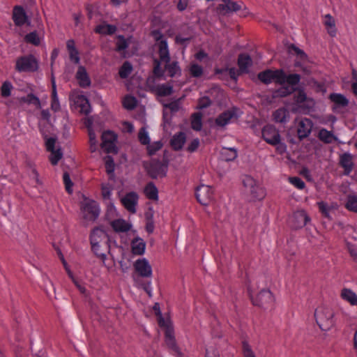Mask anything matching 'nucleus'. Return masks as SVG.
Returning a JSON list of instances; mask_svg holds the SVG:
<instances>
[{"instance_id": "nucleus-1", "label": "nucleus", "mask_w": 357, "mask_h": 357, "mask_svg": "<svg viewBox=\"0 0 357 357\" xmlns=\"http://www.w3.org/2000/svg\"><path fill=\"white\" fill-rule=\"evenodd\" d=\"M153 309L157 316L159 326L164 330L165 342L166 346L169 349L172 354L177 357H182L183 353L177 345L174 336V327L172 322L169 319H165L162 317L158 303H155Z\"/></svg>"}, {"instance_id": "nucleus-2", "label": "nucleus", "mask_w": 357, "mask_h": 357, "mask_svg": "<svg viewBox=\"0 0 357 357\" xmlns=\"http://www.w3.org/2000/svg\"><path fill=\"white\" fill-rule=\"evenodd\" d=\"M109 236L102 229H93L90 235V243L93 253L102 261L106 259V254L109 252Z\"/></svg>"}, {"instance_id": "nucleus-3", "label": "nucleus", "mask_w": 357, "mask_h": 357, "mask_svg": "<svg viewBox=\"0 0 357 357\" xmlns=\"http://www.w3.org/2000/svg\"><path fill=\"white\" fill-rule=\"evenodd\" d=\"M39 68L38 61L31 54L20 56L15 61V69L17 72L35 73Z\"/></svg>"}, {"instance_id": "nucleus-4", "label": "nucleus", "mask_w": 357, "mask_h": 357, "mask_svg": "<svg viewBox=\"0 0 357 357\" xmlns=\"http://www.w3.org/2000/svg\"><path fill=\"white\" fill-rule=\"evenodd\" d=\"M333 310L325 306H321L316 309L314 317L316 322L322 331H328L334 325Z\"/></svg>"}, {"instance_id": "nucleus-5", "label": "nucleus", "mask_w": 357, "mask_h": 357, "mask_svg": "<svg viewBox=\"0 0 357 357\" xmlns=\"http://www.w3.org/2000/svg\"><path fill=\"white\" fill-rule=\"evenodd\" d=\"M248 292L254 305L267 308L274 302L273 296L268 289H262L256 296H255L254 289L250 283L248 284Z\"/></svg>"}, {"instance_id": "nucleus-6", "label": "nucleus", "mask_w": 357, "mask_h": 357, "mask_svg": "<svg viewBox=\"0 0 357 357\" xmlns=\"http://www.w3.org/2000/svg\"><path fill=\"white\" fill-rule=\"evenodd\" d=\"M243 183L253 201H260L266 197L264 188L250 176H245Z\"/></svg>"}, {"instance_id": "nucleus-7", "label": "nucleus", "mask_w": 357, "mask_h": 357, "mask_svg": "<svg viewBox=\"0 0 357 357\" xmlns=\"http://www.w3.org/2000/svg\"><path fill=\"white\" fill-rule=\"evenodd\" d=\"M239 116V109L236 107H232L218 115L214 121L215 126L218 128H224L238 120Z\"/></svg>"}, {"instance_id": "nucleus-8", "label": "nucleus", "mask_w": 357, "mask_h": 357, "mask_svg": "<svg viewBox=\"0 0 357 357\" xmlns=\"http://www.w3.org/2000/svg\"><path fill=\"white\" fill-rule=\"evenodd\" d=\"M83 218L86 221H95L99 215V207L96 202L85 199L81 204Z\"/></svg>"}, {"instance_id": "nucleus-9", "label": "nucleus", "mask_w": 357, "mask_h": 357, "mask_svg": "<svg viewBox=\"0 0 357 357\" xmlns=\"http://www.w3.org/2000/svg\"><path fill=\"white\" fill-rule=\"evenodd\" d=\"M262 138L268 144L275 146L280 142V135L278 130L273 125L265 126L262 130Z\"/></svg>"}, {"instance_id": "nucleus-10", "label": "nucleus", "mask_w": 357, "mask_h": 357, "mask_svg": "<svg viewBox=\"0 0 357 357\" xmlns=\"http://www.w3.org/2000/svg\"><path fill=\"white\" fill-rule=\"evenodd\" d=\"M12 20L16 26H22L31 24L29 16L22 6H15L13 8Z\"/></svg>"}, {"instance_id": "nucleus-11", "label": "nucleus", "mask_w": 357, "mask_h": 357, "mask_svg": "<svg viewBox=\"0 0 357 357\" xmlns=\"http://www.w3.org/2000/svg\"><path fill=\"white\" fill-rule=\"evenodd\" d=\"M195 196L201 204L208 205L213 199V190L209 185H201L197 188Z\"/></svg>"}, {"instance_id": "nucleus-12", "label": "nucleus", "mask_w": 357, "mask_h": 357, "mask_svg": "<svg viewBox=\"0 0 357 357\" xmlns=\"http://www.w3.org/2000/svg\"><path fill=\"white\" fill-rule=\"evenodd\" d=\"M281 76L282 73H280V69L275 70L267 69L260 72L257 75L258 79L266 85L271 84L272 82L279 84L280 79H282Z\"/></svg>"}, {"instance_id": "nucleus-13", "label": "nucleus", "mask_w": 357, "mask_h": 357, "mask_svg": "<svg viewBox=\"0 0 357 357\" xmlns=\"http://www.w3.org/2000/svg\"><path fill=\"white\" fill-rule=\"evenodd\" d=\"M139 196L135 192L126 193L121 199V202L123 207L130 213H135L138 204Z\"/></svg>"}, {"instance_id": "nucleus-14", "label": "nucleus", "mask_w": 357, "mask_h": 357, "mask_svg": "<svg viewBox=\"0 0 357 357\" xmlns=\"http://www.w3.org/2000/svg\"><path fill=\"white\" fill-rule=\"evenodd\" d=\"M135 271L143 278H149L152 275V268L145 258L137 259L134 264Z\"/></svg>"}, {"instance_id": "nucleus-15", "label": "nucleus", "mask_w": 357, "mask_h": 357, "mask_svg": "<svg viewBox=\"0 0 357 357\" xmlns=\"http://www.w3.org/2000/svg\"><path fill=\"white\" fill-rule=\"evenodd\" d=\"M310 221V217L304 210L295 211L292 215V227L295 229H301Z\"/></svg>"}, {"instance_id": "nucleus-16", "label": "nucleus", "mask_w": 357, "mask_h": 357, "mask_svg": "<svg viewBox=\"0 0 357 357\" xmlns=\"http://www.w3.org/2000/svg\"><path fill=\"white\" fill-rule=\"evenodd\" d=\"M313 126L312 121L307 118H304L300 121L298 125L297 132L300 139L307 137L312 130Z\"/></svg>"}, {"instance_id": "nucleus-17", "label": "nucleus", "mask_w": 357, "mask_h": 357, "mask_svg": "<svg viewBox=\"0 0 357 357\" xmlns=\"http://www.w3.org/2000/svg\"><path fill=\"white\" fill-rule=\"evenodd\" d=\"M328 99L333 103L332 110L336 112L338 108H344L349 105V100L341 93H332L329 95Z\"/></svg>"}, {"instance_id": "nucleus-18", "label": "nucleus", "mask_w": 357, "mask_h": 357, "mask_svg": "<svg viewBox=\"0 0 357 357\" xmlns=\"http://www.w3.org/2000/svg\"><path fill=\"white\" fill-rule=\"evenodd\" d=\"M75 78L79 86L83 89L89 87L91 84V79L86 72L85 67L79 66L75 75Z\"/></svg>"}, {"instance_id": "nucleus-19", "label": "nucleus", "mask_w": 357, "mask_h": 357, "mask_svg": "<svg viewBox=\"0 0 357 357\" xmlns=\"http://www.w3.org/2000/svg\"><path fill=\"white\" fill-rule=\"evenodd\" d=\"M147 171L152 178L164 177L167 174V167L160 162H154L150 165Z\"/></svg>"}, {"instance_id": "nucleus-20", "label": "nucleus", "mask_w": 357, "mask_h": 357, "mask_svg": "<svg viewBox=\"0 0 357 357\" xmlns=\"http://www.w3.org/2000/svg\"><path fill=\"white\" fill-rule=\"evenodd\" d=\"M340 165L344 169V175H349L354 168L353 155L349 153H344L340 156Z\"/></svg>"}, {"instance_id": "nucleus-21", "label": "nucleus", "mask_w": 357, "mask_h": 357, "mask_svg": "<svg viewBox=\"0 0 357 357\" xmlns=\"http://www.w3.org/2000/svg\"><path fill=\"white\" fill-rule=\"evenodd\" d=\"M66 49L68 52L70 60L75 64H79L80 62L79 52L75 46V42L73 39H69L66 42Z\"/></svg>"}, {"instance_id": "nucleus-22", "label": "nucleus", "mask_w": 357, "mask_h": 357, "mask_svg": "<svg viewBox=\"0 0 357 357\" xmlns=\"http://www.w3.org/2000/svg\"><path fill=\"white\" fill-rule=\"evenodd\" d=\"M238 66L241 73H248L252 65V60L248 54H240L238 57Z\"/></svg>"}, {"instance_id": "nucleus-23", "label": "nucleus", "mask_w": 357, "mask_h": 357, "mask_svg": "<svg viewBox=\"0 0 357 357\" xmlns=\"http://www.w3.org/2000/svg\"><path fill=\"white\" fill-rule=\"evenodd\" d=\"M158 48V54L160 61L167 63L170 61V54L167 40L160 41L159 44L156 45Z\"/></svg>"}, {"instance_id": "nucleus-24", "label": "nucleus", "mask_w": 357, "mask_h": 357, "mask_svg": "<svg viewBox=\"0 0 357 357\" xmlns=\"http://www.w3.org/2000/svg\"><path fill=\"white\" fill-rule=\"evenodd\" d=\"M280 73H282L281 77L282 79H280L279 84L282 85L285 83H287L291 87L297 85L301 81V75L298 74H289L286 75L284 71L280 69Z\"/></svg>"}, {"instance_id": "nucleus-25", "label": "nucleus", "mask_w": 357, "mask_h": 357, "mask_svg": "<svg viewBox=\"0 0 357 357\" xmlns=\"http://www.w3.org/2000/svg\"><path fill=\"white\" fill-rule=\"evenodd\" d=\"M117 31V27L113 24H109L106 22H103L97 25L94 29L96 33L100 35H113Z\"/></svg>"}, {"instance_id": "nucleus-26", "label": "nucleus", "mask_w": 357, "mask_h": 357, "mask_svg": "<svg viewBox=\"0 0 357 357\" xmlns=\"http://www.w3.org/2000/svg\"><path fill=\"white\" fill-rule=\"evenodd\" d=\"M340 297L351 306H357V294L351 289L343 288L341 290Z\"/></svg>"}, {"instance_id": "nucleus-27", "label": "nucleus", "mask_w": 357, "mask_h": 357, "mask_svg": "<svg viewBox=\"0 0 357 357\" xmlns=\"http://www.w3.org/2000/svg\"><path fill=\"white\" fill-rule=\"evenodd\" d=\"M185 140V134L183 132H179L172 137L170 144L174 150L179 151L183 148Z\"/></svg>"}, {"instance_id": "nucleus-28", "label": "nucleus", "mask_w": 357, "mask_h": 357, "mask_svg": "<svg viewBox=\"0 0 357 357\" xmlns=\"http://www.w3.org/2000/svg\"><path fill=\"white\" fill-rule=\"evenodd\" d=\"M131 248L134 255H142L144 253L146 243L142 238L137 237L132 241Z\"/></svg>"}, {"instance_id": "nucleus-29", "label": "nucleus", "mask_w": 357, "mask_h": 357, "mask_svg": "<svg viewBox=\"0 0 357 357\" xmlns=\"http://www.w3.org/2000/svg\"><path fill=\"white\" fill-rule=\"evenodd\" d=\"M318 137L325 144H331L333 141L337 140V137L331 131H328L326 128H321L319 131Z\"/></svg>"}, {"instance_id": "nucleus-30", "label": "nucleus", "mask_w": 357, "mask_h": 357, "mask_svg": "<svg viewBox=\"0 0 357 357\" xmlns=\"http://www.w3.org/2000/svg\"><path fill=\"white\" fill-rule=\"evenodd\" d=\"M111 225L113 229L118 232L128 231L131 227V225L123 219H117L112 221Z\"/></svg>"}, {"instance_id": "nucleus-31", "label": "nucleus", "mask_w": 357, "mask_h": 357, "mask_svg": "<svg viewBox=\"0 0 357 357\" xmlns=\"http://www.w3.org/2000/svg\"><path fill=\"white\" fill-rule=\"evenodd\" d=\"M144 194L149 199L158 200V190L153 182H149L144 188Z\"/></svg>"}, {"instance_id": "nucleus-32", "label": "nucleus", "mask_w": 357, "mask_h": 357, "mask_svg": "<svg viewBox=\"0 0 357 357\" xmlns=\"http://www.w3.org/2000/svg\"><path fill=\"white\" fill-rule=\"evenodd\" d=\"M58 255L63 265V267L64 268L66 269L68 276L73 280V282L75 283V284L77 286V287L78 288V289L79 290V291L82 294H84L85 292V288L84 287H82V285H80L73 278V273L72 272L70 271V270L68 268V266L67 264V262L64 259V257L63 255V254L61 253V252L60 250L58 251Z\"/></svg>"}, {"instance_id": "nucleus-33", "label": "nucleus", "mask_w": 357, "mask_h": 357, "mask_svg": "<svg viewBox=\"0 0 357 357\" xmlns=\"http://www.w3.org/2000/svg\"><path fill=\"white\" fill-rule=\"evenodd\" d=\"M288 116V111L283 107L276 109L273 114V120L277 123H285Z\"/></svg>"}, {"instance_id": "nucleus-34", "label": "nucleus", "mask_w": 357, "mask_h": 357, "mask_svg": "<svg viewBox=\"0 0 357 357\" xmlns=\"http://www.w3.org/2000/svg\"><path fill=\"white\" fill-rule=\"evenodd\" d=\"M220 154L225 161H233L237 157V151L234 148H223Z\"/></svg>"}, {"instance_id": "nucleus-35", "label": "nucleus", "mask_w": 357, "mask_h": 357, "mask_svg": "<svg viewBox=\"0 0 357 357\" xmlns=\"http://www.w3.org/2000/svg\"><path fill=\"white\" fill-rule=\"evenodd\" d=\"M191 128L195 131L201 130L202 128V114L195 112L191 116Z\"/></svg>"}, {"instance_id": "nucleus-36", "label": "nucleus", "mask_w": 357, "mask_h": 357, "mask_svg": "<svg viewBox=\"0 0 357 357\" xmlns=\"http://www.w3.org/2000/svg\"><path fill=\"white\" fill-rule=\"evenodd\" d=\"M52 102L51 107L54 112H57L60 109V104L56 92V84L54 78L52 79Z\"/></svg>"}, {"instance_id": "nucleus-37", "label": "nucleus", "mask_w": 357, "mask_h": 357, "mask_svg": "<svg viewBox=\"0 0 357 357\" xmlns=\"http://www.w3.org/2000/svg\"><path fill=\"white\" fill-rule=\"evenodd\" d=\"M130 45L129 39H126L123 35L116 36V50L119 52L125 51Z\"/></svg>"}, {"instance_id": "nucleus-38", "label": "nucleus", "mask_w": 357, "mask_h": 357, "mask_svg": "<svg viewBox=\"0 0 357 357\" xmlns=\"http://www.w3.org/2000/svg\"><path fill=\"white\" fill-rule=\"evenodd\" d=\"M344 206L348 211L357 213V195H349Z\"/></svg>"}, {"instance_id": "nucleus-39", "label": "nucleus", "mask_w": 357, "mask_h": 357, "mask_svg": "<svg viewBox=\"0 0 357 357\" xmlns=\"http://www.w3.org/2000/svg\"><path fill=\"white\" fill-rule=\"evenodd\" d=\"M165 68L171 77H174L176 75L181 73V68L177 61H172V63L169 61L165 63Z\"/></svg>"}, {"instance_id": "nucleus-40", "label": "nucleus", "mask_w": 357, "mask_h": 357, "mask_svg": "<svg viewBox=\"0 0 357 357\" xmlns=\"http://www.w3.org/2000/svg\"><path fill=\"white\" fill-rule=\"evenodd\" d=\"M102 146H106L107 144L111 145L114 144V142L116 140V135L109 130L105 131L102 135Z\"/></svg>"}, {"instance_id": "nucleus-41", "label": "nucleus", "mask_w": 357, "mask_h": 357, "mask_svg": "<svg viewBox=\"0 0 357 357\" xmlns=\"http://www.w3.org/2000/svg\"><path fill=\"white\" fill-rule=\"evenodd\" d=\"M324 25L328 29V33L331 36H334L336 33V30L335 28V20L330 14H327L325 15Z\"/></svg>"}, {"instance_id": "nucleus-42", "label": "nucleus", "mask_w": 357, "mask_h": 357, "mask_svg": "<svg viewBox=\"0 0 357 357\" xmlns=\"http://www.w3.org/2000/svg\"><path fill=\"white\" fill-rule=\"evenodd\" d=\"M132 70V66L128 61H125L121 66L119 74V76L123 78H127Z\"/></svg>"}, {"instance_id": "nucleus-43", "label": "nucleus", "mask_w": 357, "mask_h": 357, "mask_svg": "<svg viewBox=\"0 0 357 357\" xmlns=\"http://www.w3.org/2000/svg\"><path fill=\"white\" fill-rule=\"evenodd\" d=\"M26 43L32 44L35 46H38L40 43V39L36 31L30 32L24 37Z\"/></svg>"}, {"instance_id": "nucleus-44", "label": "nucleus", "mask_w": 357, "mask_h": 357, "mask_svg": "<svg viewBox=\"0 0 357 357\" xmlns=\"http://www.w3.org/2000/svg\"><path fill=\"white\" fill-rule=\"evenodd\" d=\"M294 102L298 105L304 104L307 100V97L303 89H298L294 94Z\"/></svg>"}, {"instance_id": "nucleus-45", "label": "nucleus", "mask_w": 357, "mask_h": 357, "mask_svg": "<svg viewBox=\"0 0 357 357\" xmlns=\"http://www.w3.org/2000/svg\"><path fill=\"white\" fill-rule=\"evenodd\" d=\"M123 105L127 109H133L137 105V100L134 96L127 95L123 100Z\"/></svg>"}, {"instance_id": "nucleus-46", "label": "nucleus", "mask_w": 357, "mask_h": 357, "mask_svg": "<svg viewBox=\"0 0 357 357\" xmlns=\"http://www.w3.org/2000/svg\"><path fill=\"white\" fill-rule=\"evenodd\" d=\"M173 87L168 84H160L157 88V93L160 96H167L172 93Z\"/></svg>"}, {"instance_id": "nucleus-47", "label": "nucleus", "mask_w": 357, "mask_h": 357, "mask_svg": "<svg viewBox=\"0 0 357 357\" xmlns=\"http://www.w3.org/2000/svg\"><path fill=\"white\" fill-rule=\"evenodd\" d=\"M189 71L191 76L195 78L200 77L204 73L203 68L197 63H192L190 66Z\"/></svg>"}, {"instance_id": "nucleus-48", "label": "nucleus", "mask_w": 357, "mask_h": 357, "mask_svg": "<svg viewBox=\"0 0 357 357\" xmlns=\"http://www.w3.org/2000/svg\"><path fill=\"white\" fill-rule=\"evenodd\" d=\"M13 89V84L9 81H5L1 86V96L3 98H8L11 95Z\"/></svg>"}, {"instance_id": "nucleus-49", "label": "nucleus", "mask_w": 357, "mask_h": 357, "mask_svg": "<svg viewBox=\"0 0 357 357\" xmlns=\"http://www.w3.org/2000/svg\"><path fill=\"white\" fill-rule=\"evenodd\" d=\"M138 139L139 142L143 145H148L150 144V137L146 128L142 127L138 133Z\"/></svg>"}, {"instance_id": "nucleus-50", "label": "nucleus", "mask_w": 357, "mask_h": 357, "mask_svg": "<svg viewBox=\"0 0 357 357\" xmlns=\"http://www.w3.org/2000/svg\"><path fill=\"white\" fill-rule=\"evenodd\" d=\"M89 149L90 151L93 153L97 150V139L95 132L89 129Z\"/></svg>"}, {"instance_id": "nucleus-51", "label": "nucleus", "mask_w": 357, "mask_h": 357, "mask_svg": "<svg viewBox=\"0 0 357 357\" xmlns=\"http://www.w3.org/2000/svg\"><path fill=\"white\" fill-rule=\"evenodd\" d=\"M242 352L243 357H256L250 345L245 340L242 342Z\"/></svg>"}, {"instance_id": "nucleus-52", "label": "nucleus", "mask_w": 357, "mask_h": 357, "mask_svg": "<svg viewBox=\"0 0 357 357\" xmlns=\"http://www.w3.org/2000/svg\"><path fill=\"white\" fill-rule=\"evenodd\" d=\"M50 152L51 153H50V162L53 165H57L59 161L62 158V155H63L62 152L59 149L52 151H50Z\"/></svg>"}, {"instance_id": "nucleus-53", "label": "nucleus", "mask_w": 357, "mask_h": 357, "mask_svg": "<svg viewBox=\"0 0 357 357\" xmlns=\"http://www.w3.org/2000/svg\"><path fill=\"white\" fill-rule=\"evenodd\" d=\"M162 146V144L160 142H155L152 144L147 145V151L149 155H154L158 151H159Z\"/></svg>"}, {"instance_id": "nucleus-54", "label": "nucleus", "mask_w": 357, "mask_h": 357, "mask_svg": "<svg viewBox=\"0 0 357 357\" xmlns=\"http://www.w3.org/2000/svg\"><path fill=\"white\" fill-rule=\"evenodd\" d=\"M289 52L291 54H296L301 60H305L307 58L306 54L302 50L299 49L294 45H291L289 47Z\"/></svg>"}, {"instance_id": "nucleus-55", "label": "nucleus", "mask_w": 357, "mask_h": 357, "mask_svg": "<svg viewBox=\"0 0 357 357\" xmlns=\"http://www.w3.org/2000/svg\"><path fill=\"white\" fill-rule=\"evenodd\" d=\"M63 183L65 185L66 190L68 193H71L72 191H73L72 187L73 185V183L71 181V179H70L69 174L68 172H64L63 174Z\"/></svg>"}, {"instance_id": "nucleus-56", "label": "nucleus", "mask_w": 357, "mask_h": 357, "mask_svg": "<svg viewBox=\"0 0 357 357\" xmlns=\"http://www.w3.org/2000/svg\"><path fill=\"white\" fill-rule=\"evenodd\" d=\"M212 102L208 96H203L198 100L197 109H203L211 106Z\"/></svg>"}, {"instance_id": "nucleus-57", "label": "nucleus", "mask_w": 357, "mask_h": 357, "mask_svg": "<svg viewBox=\"0 0 357 357\" xmlns=\"http://www.w3.org/2000/svg\"><path fill=\"white\" fill-rule=\"evenodd\" d=\"M112 187L109 183L101 185V193L104 199H109L112 195Z\"/></svg>"}, {"instance_id": "nucleus-58", "label": "nucleus", "mask_w": 357, "mask_h": 357, "mask_svg": "<svg viewBox=\"0 0 357 357\" xmlns=\"http://www.w3.org/2000/svg\"><path fill=\"white\" fill-rule=\"evenodd\" d=\"M161 62L158 59H154L153 61V72L156 77H161L164 74V70L161 67Z\"/></svg>"}, {"instance_id": "nucleus-59", "label": "nucleus", "mask_w": 357, "mask_h": 357, "mask_svg": "<svg viewBox=\"0 0 357 357\" xmlns=\"http://www.w3.org/2000/svg\"><path fill=\"white\" fill-rule=\"evenodd\" d=\"M29 177H30L31 185H33V186L36 187L38 185H41L42 182L39 179V175L36 169H31V172L29 175Z\"/></svg>"}, {"instance_id": "nucleus-60", "label": "nucleus", "mask_w": 357, "mask_h": 357, "mask_svg": "<svg viewBox=\"0 0 357 357\" xmlns=\"http://www.w3.org/2000/svg\"><path fill=\"white\" fill-rule=\"evenodd\" d=\"M289 182L296 188H297L299 190H303L305 184L304 181L299 177L295 176V177H290L289 178Z\"/></svg>"}, {"instance_id": "nucleus-61", "label": "nucleus", "mask_w": 357, "mask_h": 357, "mask_svg": "<svg viewBox=\"0 0 357 357\" xmlns=\"http://www.w3.org/2000/svg\"><path fill=\"white\" fill-rule=\"evenodd\" d=\"M165 107L168 108L172 112H177L180 107V100H176L165 105Z\"/></svg>"}, {"instance_id": "nucleus-62", "label": "nucleus", "mask_w": 357, "mask_h": 357, "mask_svg": "<svg viewBox=\"0 0 357 357\" xmlns=\"http://www.w3.org/2000/svg\"><path fill=\"white\" fill-rule=\"evenodd\" d=\"M114 162L111 157H109L105 161V170L108 175L113 176L114 172Z\"/></svg>"}, {"instance_id": "nucleus-63", "label": "nucleus", "mask_w": 357, "mask_h": 357, "mask_svg": "<svg viewBox=\"0 0 357 357\" xmlns=\"http://www.w3.org/2000/svg\"><path fill=\"white\" fill-rule=\"evenodd\" d=\"M151 35L155 40L156 45L159 44L160 41L167 40L166 39L164 38V36H163L162 33L158 29L153 30L151 32Z\"/></svg>"}, {"instance_id": "nucleus-64", "label": "nucleus", "mask_w": 357, "mask_h": 357, "mask_svg": "<svg viewBox=\"0 0 357 357\" xmlns=\"http://www.w3.org/2000/svg\"><path fill=\"white\" fill-rule=\"evenodd\" d=\"M26 101L29 103L32 104L36 107H39L40 105V100L38 97H36L33 93H29L27 95L26 98Z\"/></svg>"}]
</instances>
